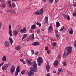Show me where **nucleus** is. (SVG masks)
I'll use <instances>...</instances> for the list:
<instances>
[{"label": "nucleus", "instance_id": "1", "mask_svg": "<svg viewBox=\"0 0 76 76\" xmlns=\"http://www.w3.org/2000/svg\"><path fill=\"white\" fill-rule=\"evenodd\" d=\"M32 63L33 64V67L32 66L31 67L30 72L28 73L29 76H33L34 72H36L37 71V64L36 63V61L35 60L33 61Z\"/></svg>", "mask_w": 76, "mask_h": 76}, {"label": "nucleus", "instance_id": "2", "mask_svg": "<svg viewBox=\"0 0 76 76\" xmlns=\"http://www.w3.org/2000/svg\"><path fill=\"white\" fill-rule=\"evenodd\" d=\"M66 50H67V54H66V51H64V54L63 55V58L64 59L67 56V55H70V54L72 53V48L71 46L69 47L67 46L66 48Z\"/></svg>", "mask_w": 76, "mask_h": 76}, {"label": "nucleus", "instance_id": "3", "mask_svg": "<svg viewBox=\"0 0 76 76\" xmlns=\"http://www.w3.org/2000/svg\"><path fill=\"white\" fill-rule=\"evenodd\" d=\"M37 62H38L37 65L38 66H40L41 65V64L43 63V59L41 57H40L38 58L37 60Z\"/></svg>", "mask_w": 76, "mask_h": 76}, {"label": "nucleus", "instance_id": "4", "mask_svg": "<svg viewBox=\"0 0 76 76\" xmlns=\"http://www.w3.org/2000/svg\"><path fill=\"white\" fill-rule=\"evenodd\" d=\"M4 45L7 48H9L10 47V42L8 41L7 40L5 41L4 42Z\"/></svg>", "mask_w": 76, "mask_h": 76}, {"label": "nucleus", "instance_id": "5", "mask_svg": "<svg viewBox=\"0 0 76 76\" xmlns=\"http://www.w3.org/2000/svg\"><path fill=\"white\" fill-rule=\"evenodd\" d=\"M9 67V64H5L2 67V69L3 70H6L7 69V68Z\"/></svg>", "mask_w": 76, "mask_h": 76}, {"label": "nucleus", "instance_id": "6", "mask_svg": "<svg viewBox=\"0 0 76 76\" xmlns=\"http://www.w3.org/2000/svg\"><path fill=\"white\" fill-rule=\"evenodd\" d=\"M15 70V67L14 65L12 66L10 69V72L11 73L13 74Z\"/></svg>", "mask_w": 76, "mask_h": 76}, {"label": "nucleus", "instance_id": "7", "mask_svg": "<svg viewBox=\"0 0 76 76\" xmlns=\"http://www.w3.org/2000/svg\"><path fill=\"white\" fill-rule=\"evenodd\" d=\"M53 26L51 25H50L49 27V28H48V30L49 33H50L53 31Z\"/></svg>", "mask_w": 76, "mask_h": 76}, {"label": "nucleus", "instance_id": "8", "mask_svg": "<svg viewBox=\"0 0 76 76\" xmlns=\"http://www.w3.org/2000/svg\"><path fill=\"white\" fill-rule=\"evenodd\" d=\"M59 63H58V61L57 60L54 62L53 63V65L54 67H57L58 66Z\"/></svg>", "mask_w": 76, "mask_h": 76}, {"label": "nucleus", "instance_id": "9", "mask_svg": "<svg viewBox=\"0 0 76 76\" xmlns=\"http://www.w3.org/2000/svg\"><path fill=\"white\" fill-rule=\"evenodd\" d=\"M27 62V64L28 66H32V62H31V60H26Z\"/></svg>", "mask_w": 76, "mask_h": 76}, {"label": "nucleus", "instance_id": "10", "mask_svg": "<svg viewBox=\"0 0 76 76\" xmlns=\"http://www.w3.org/2000/svg\"><path fill=\"white\" fill-rule=\"evenodd\" d=\"M48 17H45L44 19V21L43 22L44 23H46L47 24V23H48Z\"/></svg>", "mask_w": 76, "mask_h": 76}, {"label": "nucleus", "instance_id": "11", "mask_svg": "<svg viewBox=\"0 0 76 76\" xmlns=\"http://www.w3.org/2000/svg\"><path fill=\"white\" fill-rule=\"evenodd\" d=\"M12 28V26L10 24L9 26V28L10 29L9 30L10 31V37H12V30H11V28Z\"/></svg>", "mask_w": 76, "mask_h": 76}, {"label": "nucleus", "instance_id": "12", "mask_svg": "<svg viewBox=\"0 0 76 76\" xmlns=\"http://www.w3.org/2000/svg\"><path fill=\"white\" fill-rule=\"evenodd\" d=\"M19 31L17 30H15L13 32V35L15 37L17 36V35L18 34Z\"/></svg>", "mask_w": 76, "mask_h": 76}, {"label": "nucleus", "instance_id": "13", "mask_svg": "<svg viewBox=\"0 0 76 76\" xmlns=\"http://www.w3.org/2000/svg\"><path fill=\"white\" fill-rule=\"evenodd\" d=\"M29 38L31 39V40L34 41V34H32V35H30Z\"/></svg>", "mask_w": 76, "mask_h": 76}, {"label": "nucleus", "instance_id": "14", "mask_svg": "<svg viewBox=\"0 0 76 76\" xmlns=\"http://www.w3.org/2000/svg\"><path fill=\"white\" fill-rule=\"evenodd\" d=\"M48 65L46 66V70L48 72H50V65H49V64L47 62Z\"/></svg>", "mask_w": 76, "mask_h": 76}, {"label": "nucleus", "instance_id": "15", "mask_svg": "<svg viewBox=\"0 0 76 76\" xmlns=\"http://www.w3.org/2000/svg\"><path fill=\"white\" fill-rule=\"evenodd\" d=\"M6 60H7L6 57L5 56H3L1 60L2 61H3V62L6 61Z\"/></svg>", "mask_w": 76, "mask_h": 76}, {"label": "nucleus", "instance_id": "16", "mask_svg": "<svg viewBox=\"0 0 76 76\" xmlns=\"http://www.w3.org/2000/svg\"><path fill=\"white\" fill-rule=\"evenodd\" d=\"M21 46L20 45H18L15 48V49L16 50H20L21 49Z\"/></svg>", "mask_w": 76, "mask_h": 76}, {"label": "nucleus", "instance_id": "17", "mask_svg": "<svg viewBox=\"0 0 76 76\" xmlns=\"http://www.w3.org/2000/svg\"><path fill=\"white\" fill-rule=\"evenodd\" d=\"M63 69L62 68H59L58 69V71L57 72V73H58V75H60V72H61V73H62L63 72V71H62V69Z\"/></svg>", "mask_w": 76, "mask_h": 76}, {"label": "nucleus", "instance_id": "18", "mask_svg": "<svg viewBox=\"0 0 76 76\" xmlns=\"http://www.w3.org/2000/svg\"><path fill=\"white\" fill-rule=\"evenodd\" d=\"M39 42H34L32 44L33 45H34V46H36V45H38L39 44Z\"/></svg>", "mask_w": 76, "mask_h": 76}, {"label": "nucleus", "instance_id": "19", "mask_svg": "<svg viewBox=\"0 0 76 76\" xmlns=\"http://www.w3.org/2000/svg\"><path fill=\"white\" fill-rule=\"evenodd\" d=\"M27 37H28V35L27 34H24L23 37L21 39L22 40H23V39H24L25 38H27Z\"/></svg>", "mask_w": 76, "mask_h": 76}, {"label": "nucleus", "instance_id": "20", "mask_svg": "<svg viewBox=\"0 0 76 76\" xmlns=\"http://www.w3.org/2000/svg\"><path fill=\"white\" fill-rule=\"evenodd\" d=\"M56 27H59V26H60V23L58 21H57L56 23Z\"/></svg>", "mask_w": 76, "mask_h": 76}, {"label": "nucleus", "instance_id": "21", "mask_svg": "<svg viewBox=\"0 0 76 76\" xmlns=\"http://www.w3.org/2000/svg\"><path fill=\"white\" fill-rule=\"evenodd\" d=\"M26 30V27H24L23 29H22L20 31V32L21 33H23L25 32V31Z\"/></svg>", "mask_w": 76, "mask_h": 76}, {"label": "nucleus", "instance_id": "22", "mask_svg": "<svg viewBox=\"0 0 76 76\" xmlns=\"http://www.w3.org/2000/svg\"><path fill=\"white\" fill-rule=\"evenodd\" d=\"M8 3L9 7H12V4L11 3V1L9 0L8 1Z\"/></svg>", "mask_w": 76, "mask_h": 76}, {"label": "nucleus", "instance_id": "23", "mask_svg": "<svg viewBox=\"0 0 76 76\" xmlns=\"http://www.w3.org/2000/svg\"><path fill=\"white\" fill-rule=\"evenodd\" d=\"M9 39L10 41V43L11 45H12V44H13V39H12V38H11L10 37L9 38Z\"/></svg>", "mask_w": 76, "mask_h": 76}, {"label": "nucleus", "instance_id": "24", "mask_svg": "<svg viewBox=\"0 0 76 76\" xmlns=\"http://www.w3.org/2000/svg\"><path fill=\"white\" fill-rule=\"evenodd\" d=\"M40 13L41 14H42L44 12V10H43V9L41 8L40 9V11H39Z\"/></svg>", "mask_w": 76, "mask_h": 76}, {"label": "nucleus", "instance_id": "25", "mask_svg": "<svg viewBox=\"0 0 76 76\" xmlns=\"http://www.w3.org/2000/svg\"><path fill=\"white\" fill-rule=\"evenodd\" d=\"M34 14L37 15H40V13H39V12L38 11H37L35 12Z\"/></svg>", "mask_w": 76, "mask_h": 76}, {"label": "nucleus", "instance_id": "26", "mask_svg": "<svg viewBox=\"0 0 76 76\" xmlns=\"http://www.w3.org/2000/svg\"><path fill=\"white\" fill-rule=\"evenodd\" d=\"M20 61L22 63L24 64H26L25 62V61L22 59H20Z\"/></svg>", "mask_w": 76, "mask_h": 76}, {"label": "nucleus", "instance_id": "27", "mask_svg": "<svg viewBox=\"0 0 76 76\" xmlns=\"http://www.w3.org/2000/svg\"><path fill=\"white\" fill-rule=\"evenodd\" d=\"M36 28V26L35 25H33L31 26V28L32 29H35Z\"/></svg>", "mask_w": 76, "mask_h": 76}, {"label": "nucleus", "instance_id": "28", "mask_svg": "<svg viewBox=\"0 0 76 76\" xmlns=\"http://www.w3.org/2000/svg\"><path fill=\"white\" fill-rule=\"evenodd\" d=\"M60 34L58 33L56 34V37H57V39H59L60 38Z\"/></svg>", "mask_w": 76, "mask_h": 76}, {"label": "nucleus", "instance_id": "29", "mask_svg": "<svg viewBox=\"0 0 76 76\" xmlns=\"http://www.w3.org/2000/svg\"><path fill=\"white\" fill-rule=\"evenodd\" d=\"M41 31V30L40 29H38L37 30V34H39Z\"/></svg>", "mask_w": 76, "mask_h": 76}, {"label": "nucleus", "instance_id": "30", "mask_svg": "<svg viewBox=\"0 0 76 76\" xmlns=\"http://www.w3.org/2000/svg\"><path fill=\"white\" fill-rule=\"evenodd\" d=\"M25 70H23V71H22L21 72V74L22 75H23L25 74Z\"/></svg>", "mask_w": 76, "mask_h": 76}, {"label": "nucleus", "instance_id": "31", "mask_svg": "<svg viewBox=\"0 0 76 76\" xmlns=\"http://www.w3.org/2000/svg\"><path fill=\"white\" fill-rule=\"evenodd\" d=\"M69 33L70 34H72L73 33V30H71L69 31Z\"/></svg>", "mask_w": 76, "mask_h": 76}, {"label": "nucleus", "instance_id": "32", "mask_svg": "<svg viewBox=\"0 0 76 76\" xmlns=\"http://www.w3.org/2000/svg\"><path fill=\"white\" fill-rule=\"evenodd\" d=\"M66 19H68V20H70V18L69 16H67L66 17Z\"/></svg>", "mask_w": 76, "mask_h": 76}, {"label": "nucleus", "instance_id": "33", "mask_svg": "<svg viewBox=\"0 0 76 76\" xmlns=\"http://www.w3.org/2000/svg\"><path fill=\"white\" fill-rule=\"evenodd\" d=\"M52 45L53 47H56V43H54L52 44Z\"/></svg>", "mask_w": 76, "mask_h": 76}, {"label": "nucleus", "instance_id": "34", "mask_svg": "<svg viewBox=\"0 0 76 76\" xmlns=\"http://www.w3.org/2000/svg\"><path fill=\"white\" fill-rule=\"evenodd\" d=\"M4 64V62H2L1 63V64H0V67H1V66H3V64Z\"/></svg>", "mask_w": 76, "mask_h": 76}, {"label": "nucleus", "instance_id": "35", "mask_svg": "<svg viewBox=\"0 0 76 76\" xmlns=\"http://www.w3.org/2000/svg\"><path fill=\"white\" fill-rule=\"evenodd\" d=\"M2 7H6V5L4 4H3L1 5Z\"/></svg>", "mask_w": 76, "mask_h": 76}, {"label": "nucleus", "instance_id": "36", "mask_svg": "<svg viewBox=\"0 0 76 76\" xmlns=\"http://www.w3.org/2000/svg\"><path fill=\"white\" fill-rule=\"evenodd\" d=\"M61 54H60L58 57V58L59 59H60V58H61Z\"/></svg>", "mask_w": 76, "mask_h": 76}, {"label": "nucleus", "instance_id": "37", "mask_svg": "<svg viewBox=\"0 0 76 76\" xmlns=\"http://www.w3.org/2000/svg\"><path fill=\"white\" fill-rule=\"evenodd\" d=\"M19 73V72H15V76H17L18 75V73Z\"/></svg>", "mask_w": 76, "mask_h": 76}, {"label": "nucleus", "instance_id": "38", "mask_svg": "<svg viewBox=\"0 0 76 76\" xmlns=\"http://www.w3.org/2000/svg\"><path fill=\"white\" fill-rule=\"evenodd\" d=\"M47 53H48V54H50V53H51V51H50V50L47 51Z\"/></svg>", "mask_w": 76, "mask_h": 76}, {"label": "nucleus", "instance_id": "39", "mask_svg": "<svg viewBox=\"0 0 76 76\" xmlns=\"http://www.w3.org/2000/svg\"><path fill=\"white\" fill-rule=\"evenodd\" d=\"M12 5L13 7H15V4L13 2V3H12Z\"/></svg>", "mask_w": 76, "mask_h": 76}, {"label": "nucleus", "instance_id": "40", "mask_svg": "<svg viewBox=\"0 0 76 76\" xmlns=\"http://www.w3.org/2000/svg\"><path fill=\"white\" fill-rule=\"evenodd\" d=\"M64 28V26H63V28H61L60 29V31H62V30H63Z\"/></svg>", "mask_w": 76, "mask_h": 76}, {"label": "nucleus", "instance_id": "41", "mask_svg": "<svg viewBox=\"0 0 76 76\" xmlns=\"http://www.w3.org/2000/svg\"><path fill=\"white\" fill-rule=\"evenodd\" d=\"M68 73L69 75H70V76L72 75V73H71V72H68Z\"/></svg>", "mask_w": 76, "mask_h": 76}, {"label": "nucleus", "instance_id": "42", "mask_svg": "<svg viewBox=\"0 0 76 76\" xmlns=\"http://www.w3.org/2000/svg\"><path fill=\"white\" fill-rule=\"evenodd\" d=\"M35 54L36 55H38V52L37 51L35 52Z\"/></svg>", "mask_w": 76, "mask_h": 76}, {"label": "nucleus", "instance_id": "43", "mask_svg": "<svg viewBox=\"0 0 76 76\" xmlns=\"http://www.w3.org/2000/svg\"><path fill=\"white\" fill-rule=\"evenodd\" d=\"M63 65H64V66H66V63L65 62H64L63 63Z\"/></svg>", "mask_w": 76, "mask_h": 76}, {"label": "nucleus", "instance_id": "44", "mask_svg": "<svg viewBox=\"0 0 76 76\" xmlns=\"http://www.w3.org/2000/svg\"><path fill=\"white\" fill-rule=\"evenodd\" d=\"M31 52H32V54H34V50H32Z\"/></svg>", "mask_w": 76, "mask_h": 76}, {"label": "nucleus", "instance_id": "45", "mask_svg": "<svg viewBox=\"0 0 76 76\" xmlns=\"http://www.w3.org/2000/svg\"><path fill=\"white\" fill-rule=\"evenodd\" d=\"M14 12V10H10V12H11V13H13Z\"/></svg>", "mask_w": 76, "mask_h": 76}, {"label": "nucleus", "instance_id": "46", "mask_svg": "<svg viewBox=\"0 0 76 76\" xmlns=\"http://www.w3.org/2000/svg\"><path fill=\"white\" fill-rule=\"evenodd\" d=\"M45 50L46 51H48V47H46L45 48Z\"/></svg>", "mask_w": 76, "mask_h": 76}, {"label": "nucleus", "instance_id": "47", "mask_svg": "<svg viewBox=\"0 0 76 76\" xmlns=\"http://www.w3.org/2000/svg\"><path fill=\"white\" fill-rule=\"evenodd\" d=\"M74 16H76V12H75L73 14Z\"/></svg>", "mask_w": 76, "mask_h": 76}, {"label": "nucleus", "instance_id": "48", "mask_svg": "<svg viewBox=\"0 0 76 76\" xmlns=\"http://www.w3.org/2000/svg\"><path fill=\"white\" fill-rule=\"evenodd\" d=\"M73 6L75 7H76V2H75V3L74 4Z\"/></svg>", "mask_w": 76, "mask_h": 76}, {"label": "nucleus", "instance_id": "49", "mask_svg": "<svg viewBox=\"0 0 76 76\" xmlns=\"http://www.w3.org/2000/svg\"><path fill=\"white\" fill-rule=\"evenodd\" d=\"M55 32L56 34H57L58 33V31H57V30L56 29L55 30Z\"/></svg>", "mask_w": 76, "mask_h": 76}, {"label": "nucleus", "instance_id": "50", "mask_svg": "<svg viewBox=\"0 0 76 76\" xmlns=\"http://www.w3.org/2000/svg\"><path fill=\"white\" fill-rule=\"evenodd\" d=\"M46 76H50V73H48L46 74Z\"/></svg>", "mask_w": 76, "mask_h": 76}, {"label": "nucleus", "instance_id": "51", "mask_svg": "<svg viewBox=\"0 0 76 76\" xmlns=\"http://www.w3.org/2000/svg\"><path fill=\"white\" fill-rule=\"evenodd\" d=\"M18 72L19 73V69H16V72Z\"/></svg>", "mask_w": 76, "mask_h": 76}, {"label": "nucleus", "instance_id": "52", "mask_svg": "<svg viewBox=\"0 0 76 76\" xmlns=\"http://www.w3.org/2000/svg\"><path fill=\"white\" fill-rule=\"evenodd\" d=\"M59 0H55V4H56V3H57V1H59Z\"/></svg>", "mask_w": 76, "mask_h": 76}, {"label": "nucleus", "instance_id": "53", "mask_svg": "<svg viewBox=\"0 0 76 76\" xmlns=\"http://www.w3.org/2000/svg\"><path fill=\"white\" fill-rule=\"evenodd\" d=\"M49 1L51 3H53V0H49Z\"/></svg>", "mask_w": 76, "mask_h": 76}, {"label": "nucleus", "instance_id": "54", "mask_svg": "<svg viewBox=\"0 0 76 76\" xmlns=\"http://www.w3.org/2000/svg\"><path fill=\"white\" fill-rule=\"evenodd\" d=\"M13 1H19V0H12Z\"/></svg>", "mask_w": 76, "mask_h": 76}, {"label": "nucleus", "instance_id": "55", "mask_svg": "<svg viewBox=\"0 0 76 76\" xmlns=\"http://www.w3.org/2000/svg\"><path fill=\"white\" fill-rule=\"evenodd\" d=\"M17 69H20V66H17Z\"/></svg>", "mask_w": 76, "mask_h": 76}, {"label": "nucleus", "instance_id": "56", "mask_svg": "<svg viewBox=\"0 0 76 76\" xmlns=\"http://www.w3.org/2000/svg\"><path fill=\"white\" fill-rule=\"evenodd\" d=\"M2 24V23H1V22H0V28H1V26Z\"/></svg>", "mask_w": 76, "mask_h": 76}, {"label": "nucleus", "instance_id": "57", "mask_svg": "<svg viewBox=\"0 0 76 76\" xmlns=\"http://www.w3.org/2000/svg\"><path fill=\"white\" fill-rule=\"evenodd\" d=\"M39 23H38V22H37L36 23V25H39Z\"/></svg>", "mask_w": 76, "mask_h": 76}, {"label": "nucleus", "instance_id": "58", "mask_svg": "<svg viewBox=\"0 0 76 76\" xmlns=\"http://www.w3.org/2000/svg\"><path fill=\"white\" fill-rule=\"evenodd\" d=\"M74 44H76V40L74 42Z\"/></svg>", "mask_w": 76, "mask_h": 76}, {"label": "nucleus", "instance_id": "59", "mask_svg": "<svg viewBox=\"0 0 76 76\" xmlns=\"http://www.w3.org/2000/svg\"><path fill=\"white\" fill-rule=\"evenodd\" d=\"M74 46L75 48H76V44H74Z\"/></svg>", "mask_w": 76, "mask_h": 76}, {"label": "nucleus", "instance_id": "60", "mask_svg": "<svg viewBox=\"0 0 76 76\" xmlns=\"http://www.w3.org/2000/svg\"><path fill=\"white\" fill-rule=\"evenodd\" d=\"M7 12H8V13H9L10 12V10H7Z\"/></svg>", "mask_w": 76, "mask_h": 76}, {"label": "nucleus", "instance_id": "61", "mask_svg": "<svg viewBox=\"0 0 76 76\" xmlns=\"http://www.w3.org/2000/svg\"><path fill=\"white\" fill-rule=\"evenodd\" d=\"M53 73H56V71H53Z\"/></svg>", "mask_w": 76, "mask_h": 76}, {"label": "nucleus", "instance_id": "62", "mask_svg": "<svg viewBox=\"0 0 76 76\" xmlns=\"http://www.w3.org/2000/svg\"><path fill=\"white\" fill-rule=\"evenodd\" d=\"M54 41V39H52L51 40V42H52V41Z\"/></svg>", "mask_w": 76, "mask_h": 76}, {"label": "nucleus", "instance_id": "63", "mask_svg": "<svg viewBox=\"0 0 76 76\" xmlns=\"http://www.w3.org/2000/svg\"><path fill=\"white\" fill-rule=\"evenodd\" d=\"M39 27H41V24H39Z\"/></svg>", "mask_w": 76, "mask_h": 76}, {"label": "nucleus", "instance_id": "64", "mask_svg": "<svg viewBox=\"0 0 76 76\" xmlns=\"http://www.w3.org/2000/svg\"><path fill=\"white\" fill-rule=\"evenodd\" d=\"M41 31H44V29H42V30H41Z\"/></svg>", "mask_w": 76, "mask_h": 76}]
</instances>
